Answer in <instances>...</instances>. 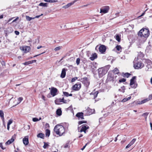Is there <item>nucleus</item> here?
<instances>
[{"mask_svg":"<svg viewBox=\"0 0 152 152\" xmlns=\"http://www.w3.org/2000/svg\"><path fill=\"white\" fill-rule=\"evenodd\" d=\"M54 130L57 134L60 136H62L65 132L64 128L62 126L58 124L55 126Z\"/></svg>","mask_w":152,"mask_h":152,"instance_id":"1","label":"nucleus"},{"mask_svg":"<svg viewBox=\"0 0 152 152\" xmlns=\"http://www.w3.org/2000/svg\"><path fill=\"white\" fill-rule=\"evenodd\" d=\"M139 36L142 38L144 41L149 35V30L147 28H142L138 33Z\"/></svg>","mask_w":152,"mask_h":152,"instance_id":"2","label":"nucleus"},{"mask_svg":"<svg viewBox=\"0 0 152 152\" xmlns=\"http://www.w3.org/2000/svg\"><path fill=\"white\" fill-rule=\"evenodd\" d=\"M138 58L136 57L133 62L134 67L136 69H141L144 66V64L140 61H139Z\"/></svg>","mask_w":152,"mask_h":152,"instance_id":"3","label":"nucleus"},{"mask_svg":"<svg viewBox=\"0 0 152 152\" xmlns=\"http://www.w3.org/2000/svg\"><path fill=\"white\" fill-rule=\"evenodd\" d=\"M110 66L109 65L106 66L105 67L99 68L98 69V74L100 77H102L107 72L110 68Z\"/></svg>","mask_w":152,"mask_h":152,"instance_id":"4","label":"nucleus"},{"mask_svg":"<svg viewBox=\"0 0 152 152\" xmlns=\"http://www.w3.org/2000/svg\"><path fill=\"white\" fill-rule=\"evenodd\" d=\"M136 78V77L134 76L130 80V85L132 88H136L137 86V84L135 83Z\"/></svg>","mask_w":152,"mask_h":152,"instance_id":"5","label":"nucleus"},{"mask_svg":"<svg viewBox=\"0 0 152 152\" xmlns=\"http://www.w3.org/2000/svg\"><path fill=\"white\" fill-rule=\"evenodd\" d=\"M81 81L86 86L88 87L90 84V82L86 77L81 78Z\"/></svg>","mask_w":152,"mask_h":152,"instance_id":"6","label":"nucleus"},{"mask_svg":"<svg viewBox=\"0 0 152 152\" xmlns=\"http://www.w3.org/2000/svg\"><path fill=\"white\" fill-rule=\"evenodd\" d=\"M109 10V6H105L100 9V13H107L108 12Z\"/></svg>","mask_w":152,"mask_h":152,"instance_id":"7","label":"nucleus"},{"mask_svg":"<svg viewBox=\"0 0 152 152\" xmlns=\"http://www.w3.org/2000/svg\"><path fill=\"white\" fill-rule=\"evenodd\" d=\"M81 126V129L80 130V132H84L85 133H86V130L89 129V126L86 124L83 125Z\"/></svg>","mask_w":152,"mask_h":152,"instance_id":"8","label":"nucleus"},{"mask_svg":"<svg viewBox=\"0 0 152 152\" xmlns=\"http://www.w3.org/2000/svg\"><path fill=\"white\" fill-rule=\"evenodd\" d=\"M81 85L80 83L76 84L72 87V89L73 90L77 91L80 88Z\"/></svg>","mask_w":152,"mask_h":152,"instance_id":"9","label":"nucleus"},{"mask_svg":"<svg viewBox=\"0 0 152 152\" xmlns=\"http://www.w3.org/2000/svg\"><path fill=\"white\" fill-rule=\"evenodd\" d=\"M99 49L100 53H103L105 52L106 50V47L104 45H102L99 46Z\"/></svg>","mask_w":152,"mask_h":152,"instance_id":"10","label":"nucleus"},{"mask_svg":"<svg viewBox=\"0 0 152 152\" xmlns=\"http://www.w3.org/2000/svg\"><path fill=\"white\" fill-rule=\"evenodd\" d=\"M57 92V90L56 88L53 87L51 88L50 93L53 96H54L56 95Z\"/></svg>","mask_w":152,"mask_h":152,"instance_id":"11","label":"nucleus"},{"mask_svg":"<svg viewBox=\"0 0 152 152\" xmlns=\"http://www.w3.org/2000/svg\"><path fill=\"white\" fill-rule=\"evenodd\" d=\"M83 113L82 112H79L77 113L76 115V116L77 117L79 120L83 119H84Z\"/></svg>","mask_w":152,"mask_h":152,"instance_id":"12","label":"nucleus"},{"mask_svg":"<svg viewBox=\"0 0 152 152\" xmlns=\"http://www.w3.org/2000/svg\"><path fill=\"white\" fill-rule=\"evenodd\" d=\"M23 144L25 145H27L28 143V136H25L23 139Z\"/></svg>","mask_w":152,"mask_h":152,"instance_id":"13","label":"nucleus"},{"mask_svg":"<svg viewBox=\"0 0 152 152\" xmlns=\"http://www.w3.org/2000/svg\"><path fill=\"white\" fill-rule=\"evenodd\" d=\"M22 48V49H21L25 53L28 52L30 49V47L27 46L23 47Z\"/></svg>","mask_w":152,"mask_h":152,"instance_id":"14","label":"nucleus"},{"mask_svg":"<svg viewBox=\"0 0 152 152\" xmlns=\"http://www.w3.org/2000/svg\"><path fill=\"white\" fill-rule=\"evenodd\" d=\"M75 2V1H74L73 2L69 3L68 4H66V5L64 6L63 7L65 9L67 8H68L69 7H70V6H71V5H72Z\"/></svg>","mask_w":152,"mask_h":152,"instance_id":"15","label":"nucleus"},{"mask_svg":"<svg viewBox=\"0 0 152 152\" xmlns=\"http://www.w3.org/2000/svg\"><path fill=\"white\" fill-rule=\"evenodd\" d=\"M14 139L13 138V137H12V138L8 140L5 143L6 145H9L11 144L12 142H13L14 141Z\"/></svg>","mask_w":152,"mask_h":152,"instance_id":"16","label":"nucleus"},{"mask_svg":"<svg viewBox=\"0 0 152 152\" xmlns=\"http://www.w3.org/2000/svg\"><path fill=\"white\" fill-rule=\"evenodd\" d=\"M66 74V73L65 69H63L61 73V77L62 78H64Z\"/></svg>","mask_w":152,"mask_h":152,"instance_id":"17","label":"nucleus"},{"mask_svg":"<svg viewBox=\"0 0 152 152\" xmlns=\"http://www.w3.org/2000/svg\"><path fill=\"white\" fill-rule=\"evenodd\" d=\"M97 57V56L96 54V53H94L91 56L90 58L91 60L93 61Z\"/></svg>","mask_w":152,"mask_h":152,"instance_id":"18","label":"nucleus"},{"mask_svg":"<svg viewBox=\"0 0 152 152\" xmlns=\"http://www.w3.org/2000/svg\"><path fill=\"white\" fill-rule=\"evenodd\" d=\"M144 56V54L142 52H140L138 55V56L137 58H138V59H141Z\"/></svg>","mask_w":152,"mask_h":152,"instance_id":"19","label":"nucleus"},{"mask_svg":"<svg viewBox=\"0 0 152 152\" xmlns=\"http://www.w3.org/2000/svg\"><path fill=\"white\" fill-rule=\"evenodd\" d=\"M12 123V120L10 119L9 120L8 122L7 123V129L8 130H9L10 129V126Z\"/></svg>","mask_w":152,"mask_h":152,"instance_id":"20","label":"nucleus"},{"mask_svg":"<svg viewBox=\"0 0 152 152\" xmlns=\"http://www.w3.org/2000/svg\"><path fill=\"white\" fill-rule=\"evenodd\" d=\"M4 114L3 111L1 110H0V116L3 122H4Z\"/></svg>","mask_w":152,"mask_h":152,"instance_id":"21","label":"nucleus"},{"mask_svg":"<svg viewBox=\"0 0 152 152\" xmlns=\"http://www.w3.org/2000/svg\"><path fill=\"white\" fill-rule=\"evenodd\" d=\"M62 111L61 109H58L56 111V114L59 116H60L61 115Z\"/></svg>","mask_w":152,"mask_h":152,"instance_id":"22","label":"nucleus"},{"mask_svg":"<svg viewBox=\"0 0 152 152\" xmlns=\"http://www.w3.org/2000/svg\"><path fill=\"white\" fill-rule=\"evenodd\" d=\"M148 114H149V113H147V112H146V113H143L142 115V116L144 117L145 121H146V120H147V117L148 115Z\"/></svg>","mask_w":152,"mask_h":152,"instance_id":"23","label":"nucleus"},{"mask_svg":"<svg viewBox=\"0 0 152 152\" xmlns=\"http://www.w3.org/2000/svg\"><path fill=\"white\" fill-rule=\"evenodd\" d=\"M37 137L43 139L44 137V134L42 133H40L37 135Z\"/></svg>","mask_w":152,"mask_h":152,"instance_id":"24","label":"nucleus"},{"mask_svg":"<svg viewBox=\"0 0 152 152\" xmlns=\"http://www.w3.org/2000/svg\"><path fill=\"white\" fill-rule=\"evenodd\" d=\"M131 98V96H129V97L127 98H124V99H123L121 101V102H125L126 101H127L129 100Z\"/></svg>","mask_w":152,"mask_h":152,"instance_id":"25","label":"nucleus"},{"mask_svg":"<svg viewBox=\"0 0 152 152\" xmlns=\"http://www.w3.org/2000/svg\"><path fill=\"white\" fill-rule=\"evenodd\" d=\"M63 94L64 95L66 96H72V94H69L67 92H63Z\"/></svg>","mask_w":152,"mask_h":152,"instance_id":"26","label":"nucleus"},{"mask_svg":"<svg viewBox=\"0 0 152 152\" xmlns=\"http://www.w3.org/2000/svg\"><path fill=\"white\" fill-rule=\"evenodd\" d=\"M136 141V139L134 138L129 143V144L131 146Z\"/></svg>","mask_w":152,"mask_h":152,"instance_id":"27","label":"nucleus"},{"mask_svg":"<svg viewBox=\"0 0 152 152\" xmlns=\"http://www.w3.org/2000/svg\"><path fill=\"white\" fill-rule=\"evenodd\" d=\"M50 131L49 129H46V136L49 137L50 135Z\"/></svg>","mask_w":152,"mask_h":152,"instance_id":"28","label":"nucleus"},{"mask_svg":"<svg viewBox=\"0 0 152 152\" xmlns=\"http://www.w3.org/2000/svg\"><path fill=\"white\" fill-rule=\"evenodd\" d=\"M39 6L44 7H47V4L46 3H41L39 4Z\"/></svg>","mask_w":152,"mask_h":152,"instance_id":"29","label":"nucleus"},{"mask_svg":"<svg viewBox=\"0 0 152 152\" xmlns=\"http://www.w3.org/2000/svg\"><path fill=\"white\" fill-rule=\"evenodd\" d=\"M26 19L27 20H28V21H30L32 19H34V18L30 17L28 16H26Z\"/></svg>","mask_w":152,"mask_h":152,"instance_id":"30","label":"nucleus"},{"mask_svg":"<svg viewBox=\"0 0 152 152\" xmlns=\"http://www.w3.org/2000/svg\"><path fill=\"white\" fill-rule=\"evenodd\" d=\"M57 1V0H44V1L45 2L51 3L56 2Z\"/></svg>","mask_w":152,"mask_h":152,"instance_id":"31","label":"nucleus"},{"mask_svg":"<svg viewBox=\"0 0 152 152\" xmlns=\"http://www.w3.org/2000/svg\"><path fill=\"white\" fill-rule=\"evenodd\" d=\"M117 50L119 51H121L122 48L120 45H117L116 47Z\"/></svg>","mask_w":152,"mask_h":152,"instance_id":"32","label":"nucleus"},{"mask_svg":"<svg viewBox=\"0 0 152 152\" xmlns=\"http://www.w3.org/2000/svg\"><path fill=\"white\" fill-rule=\"evenodd\" d=\"M98 94V91H96L93 93H91V94H92L94 96V98L95 99L96 98Z\"/></svg>","mask_w":152,"mask_h":152,"instance_id":"33","label":"nucleus"},{"mask_svg":"<svg viewBox=\"0 0 152 152\" xmlns=\"http://www.w3.org/2000/svg\"><path fill=\"white\" fill-rule=\"evenodd\" d=\"M44 145L43 146V147L44 148H47L49 145V143L48 142H44Z\"/></svg>","mask_w":152,"mask_h":152,"instance_id":"34","label":"nucleus"},{"mask_svg":"<svg viewBox=\"0 0 152 152\" xmlns=\"http://www.w3.org/2000/svg\"><path fill=\"white\" fill-rule=\"evenodd\" d=\"M113 72L115 74H117L119 73V70L117 68H115L113 70Z\"/></svg>","mask_w":152,"mask_h":152,"instance_id":"35","label":"nucleus"},{"mask_svg":"<svg viewBox=\"0 0 152 152\" xmlns=\"http://www.w3.org/2000/svg\"><path fill=\"white\" fill-rule=\"evenodd\" d=\"M88 111L90 112L88 114L89 115H91L94 112V110L93 109H89L88 110Z\"/></svg>","mask_w":152,"mask_h":152,"instance_id":"36","label":"nucleus"},{"mask_svg":"<svg viewBox=\"0 0 152 152\" xmlns=\"http://www.w3.org/2000/svg\"><path fill=\"white\" fill-rule=\"evenodd\" d=\"M80 59L79 58H77L76 60V63L77 65H78L80 63Z\"/></svg>","mask_w":152,"mask_h":152,"instance_id":"37","label":"nucleus"},{"mask_svg":"<svg viewBox=\"0 0 152 152\" xmlns=\"http://www.w3.org/2000/svg\"><path fill=\"white\" fill-rule=\"evenodd\" d=\"M86 121H79L78 123L80 125L83 123H86Z\"/></svg>","mask_w":152,"mask_h":152,"instance_id":"38","label":"nucleus"},{"mask_svg":"<svg viewBox=\"0 0 152 152\" xmlns=\"http://www.w3.org/2000/svg\"><path fill=\"white\" fill-rule=\"evenodd\" d=\"M116 40H117L118 42H119L120 41V38L119 36L118 35H116Z\"/></svg>","mask_w":152,"mask_h":152,"instance_id":"39","label":"nucleus"},{"mask_svg":"<svg viewBox=\"0 0 152 152\" xmlns=\"http://www.w3.org/2000/svg\"><path fill=\"white\" fill-rule=\"evenodd\" d=\"M125 81H126V79L124 78L120 79L119 80V82L120 83L124 82Z\"/></svg>","mask_w":152,"mask_h":152,"instance_id":"40","label":"nucleus"},{"mask_svg":"<svg viewBox=\"0 0 152 152\" xmlns=\"http://www.w3.org/2000/svg\"><path fill=\"white\" fill-rule=\"evenodd\" d=\"M145 100H142L141 101H139L137 103L138 104H143L145 103Z\"/></svg>","mask_w":152,"mask_h":152,"instance_id":"41","label":"nucleus"},{"mask_svg":"<svg viewBox=\"0 0 152 152\" xmlns=\"http://www.w3.org/2000/svg\"><path fill=\"white\" fill-rule=\"evenodd\" d=\"M23 100V98L22 97H20L18 99V101H19V102L18 104L20 103L21 102V101L22 100Z\"/></svg>","mask_w":152,"mask_h":152,"instance_id":"42","label":"nucleus"},{"mask_svg":"<svg viewBox=\"0 0 152 152\" xmlns=\"http://www.w3.org/2000/svg\"><path fill=\"white\" fill-rule=\"evenodd\" d=\"M32 120L34 122L37 121H39V120L37 118H33Z\"/></svg>","mask_w":152,"mask_h":152,"instance_id":"43","label":"nucleus"},{"mask_svg":"<svg viewBox=\"0 0 152 152\" xmlns=\"http://www.w3.org/2000/svg\"><path fill=\"white\" fill-rule=\"evenodd\" d=\"M147 9L142 14L139 16L138 17V18H139L143 16L145 14V12L147 11Z\"/></svg>","mask_w":152,"mask_h":152,"instance_id":"44","label":"nucleus"},{"mask_svg":"<svg viewBox=\"0 0 152 152\" xmlns=\"http://www.w3.org/2000/svg\"><path fill=\"white\" fill-rule=\"evenodd\" d=\"M61 47H57L55 49H54V50L55 51H58L59 50H60L61 49Z\"/></svg>","mask_w":152,"mask_h":152,"instance_id":"45","label":"nucleus"},{"mask_svg":"<svg viewBox=\"0 0 152 152\" xmlns=\"http://www.w3.org/2000/svg\"><path fill=\"white\" fill-rule=\"evenodd\" d=\"M77 77H75L73 78H72V79L71 81L72 82H75L76 80L77 79Z\"/></svg>","mask_w":152,"mask_h":152,"instance_id":"46","label":"nucleus"},{"mask_svg":"<svg viewBox=\"0 0 152 152\" xmlns=\"http://www.w3.org/2000/svg\"><path fill=\"white\" fill-rule=\"evenodd\" d=\"M30 61H27V62H25V63H23V64L24 65H28L29 64H31L30 63Z\"/></svg>","mask_w":152,"mask_h":152,"instance_id":"47","label":"nucleus"},{"mask_svg":"<svg viewBox=\"0 0 152 152\" xmlns=\"http://www.w3.org/2000/svg\"><path fill=\"white\" fill-rule=\"evenodd\" d=\"M148 100H151L152 99V94L148 96Z\"/></svg>","mask_w":152,"mask_h":152,"instance_id":"48","label":"nucleus"},{"mask_svg":"<svg viewBox=\"0 0 152 152\" xmlns=\"http://www.w3.org/2000/svg\"><path fill=\"white\" fill-rule=\"evenodd\" d=\"M64 98H63L62 99H59V101L60 102H62L63 103H64Z\"/></svg>","mask_w":152,"mask_h":152,"instance_id":"49","label":"nucleus"},{"mask_svg":"<svg viewBox=\"0 0 152 152\" xmlns=\"http://www.w3.org/2000/svg\"><path fill=\"white\" fill-rule=\"evenodd\" d=\"M69 101V99L68 100H64V103H67Z\"/></svg>","mask_w":152,"mask_h":152,"instance_id":"50","label":"nucleus"},{"mask_svg":"<svg viewBox=\"0 0 152 152\" xmlns=\"http://www.w3.org/2000/svg\"><path fill=\"white\" fill-rule=\"evenodd\" d=\"M36 61H37L36 60H32L31 61H30V63L31 64L34 63L36 62Z\"/></svg>","mask_w":152,"mask_h":152,"instance_id":"51","label":"nucleus"},{"mask_svg":"<svg viewBox=\"0 0 152 152\" xmlns=\"http://www.w3.org/2000/svg\"><path fill=\"white\" fill-rule=\"evenodd\" d=\"M130 75V74L129 73H126L125 74V76L126 77H128Z\"/></svg>","mask_w":152,"mask_h":152,"instance_id":"52","label":"nucleus"},{"mask_svg":"<svg viewBox=\"0 0 152 152\" xmlns=\"http://www.w3.org/2000/svg\"><path fill=\"white\" fill-rule=\"evenodd\" d=\"M88 144V143L86 144H85V145L83 147V148H82L81 149V150L82 151H83L86 148V146H87V145Z\"/></svg>","mask_w":152,"mask_h":152,"instance_id":"53","label":"nucleus"},{"mask_svg":"<svg viewBox=\"0 0 152 152\" xmlns=\"http://www.w3.org/2000/svg\"><path fill=\"white\" fill-rule=\"evenodd\" d=\"M15 33L17 35H18L19 34V32L18 31H15Z\"/></svg>","mask_w":152,"mask_h":152,"instance_id":"54","label":"nucleus"},{"mask_svg":"<svg viewBox=\"0 0 152 152\" xmlns=\"http://www.w3.org/2000/svg\"><path fill=\"white\" fill-rule=\"evenodd\" d=\"M0 147L3 150H4L5 149V148L3 147L2 144L1 143H0Z\"/></svg>","mask_w":152,"mask_h":152,"instance_id":"55","label":"nucleus"},{"mask_svg":"<svg viewBox=\"0 0 152 152\" xmlns=\"http://www.w3.org/2000/svg\"><path fill=\"white\" fill-rule=\"evenodd\" d=\"M131 145H129V144H128L126 147V148H125L126 149H127L128 148H129L130 146H131Z\"/></svg>","mask_w":152,"mask_h":152,"instance_id":"56","label":"nucleus"},{"mask_svg":"<svg viewBox=\"0 0 152 152\" xmlns=\"http://www.w3.org/2000/svg\"><path fill=\"white\" fill-rule=\"evenodd\" d=\"M42 15H43V14H41L40 15L36 16L34 18H39V17L40 16H41Z\"/></svg>","mask_w":152,"mask_h":152,"instance_id":"57","label":"nucleus"},{"mask_svg":"<svg viewBox=\"0 0 152 152\" xmlns=\"http://www.w3.org/2000/svg\"><path fill=\"white\" fill-rule=\"evenodd\" d=\"M144 100H145V102H146L149 101L150 100H148V97L147 98H146V99H144Z\"/></svg>","mask_w":152,"mask_h":152,"instance_id":"58","label":"nucleus"},{"mask_svg":"<svg viewBox=\"0 0 152 152\" xmlns=\"http://www.w3.org/2000/svg\"><path fill=\"white\" fill-rule=\"evenodd\" d=\"M119 14V12H118V13H116L115 14V17H114L115 18V17H118V16Z\"/></svg>","mask_w":152,"mask_h":152,"instance_id":"59","label":"nucleus"},{"mask_svg":"<svg viewBox=\"0 0 152 152\" xmlns=\"http://www.w3.org/2000/svg\"><path fill=\"white\" fill-rule=\"evenodd\" d=\"M18 18L17 17L15 19V20H13V21H12V22H15L17 20H18Z\"/></svg>","mask_w":152,"mask_h":152,"instance_id":"60","label":"nucleus"},{"mask_svg":"<svg viewBox=\"0 0 152 152\" xmlns=\"http://www.w3.org/2000/svg\"><path fill=\"white\" fill-rule=\"evenodd\" d=\"M150 127H151V130H152V123L151 122H150Z\"/></svg>","mask_w":152,"mask_h":152,"instance_id":"61","label":"nucleus"},{"mask_svg":"<svg viewBox=\"0 0 152 152\" xmlns=\"http://www.w3.org/2000/svg\"><path fill=\"white\" fill-rule=\"evenodd\" d=\"M68 147V144H66L64 146V148H66Z\"/></svg>","mask_w":152,"mask_h":152,"instance_id":"62","label":"nucleus"},{"mask_svg":"<svg viewBox=\"0 0 152 152\" xmlns=\"http://www.w3.org/2000/svg\"><path fill=\"white\" fill-rule=\"evenodd\" d=\"M119 136V135H118L117 136V137L115 138V139L114 140V141L115 142H116V141L117 140V137Z\"/></svg>","mask_w":152,"mask_h":152,"instance_id":"63","label":"nucleus"},{"mask_svg":"<svg viewBox=\"0 0 152 152\" xmlns=\"http://www.w3.org/2000/svg\"><path fill=\"white\" fill-rule=\"evenodd\" d=\"M3 15H0V19L2 18H3Z\"/></svg>","mask_w":152,"mask_h":152,"instance_id":"64","label":"nucleus"}]
</instances>
